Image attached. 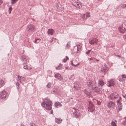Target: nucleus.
<instances>
[{
    "instance_id": "5",
    "label": "nucleus",
    "mask_w": 126,
    "mask_h": 126,
    "mask_svg": "<svg viewBox=\"0 0 126 126\" xmlns=\"http://www.w3.org/2000/svg\"><path fill=\"white\" fill-rule=\"evenodd\" d=\"M95 107L94 105L91 102H89L88 106V110L91 112H93L94 110Z\"/></svg>"
},
{
    "instance_id": "14",
    "label": "nucleus",
    "mask_w": 126,
    "mask_h": 126,
    "mask_svg": "<svg viewBox=\"0 0 126 126\" xmlns=\"http://www.w3.org/2000/svg\"><path fill=\"white\" fill-rule=\"evenodd\" d=\"M115 104L114 102L110 101L109 102L107 106L109 108L113 107L115 106Z\"/></svg>"
},
{
    "instance_id": "48",
    "label": "nucleus",
    "mask_w": 126,
    "mask_h": 126,
    "mask_svg": "<svg viewBox=\"0 0 126 126\" xmlns=\"http://www.w3.org/2000/svg\"><path fill=\"white\" fill-rule=\"evenodd\" d=\"M74 87L76 89V90H79V88H76V87H75L74 86Z\"/></svg>"
},
{
    "instance_id": "4",
    "label": "nucleus",
    "mask_w": 126,
    "mask_h": 126,
    "mask_svg": "<svg viewBox=\"0 0 126 126\" xmlns=\"http://www.w3.org/2000/svg\"><path fill=\"white\" fill-rule=\"evenodd\" d=\"M72 4L73 5L79 8H81L82 6L81 3L77 1V0H72Z\"/></svg>"
},
{
    "instance_id": "28",
    "label": "nucleus",
    "mask_w": 126,
    "mask_h": 126,
    "mask_svg": "<svg viewBox=\"0 0 126 126\" xmlns=\"http://www.w3.org/2000/svg\"><path fill=\"white\" fill-rule=\"evenodd\" d=\"M63 65L61 64L59 65L57 67H56V69L57 70H59L61 69Z\"/></svg>"
},
{
    "instance_id": "26",
    "label": "nucleus",
    "mask_w": 126,
    "mask_h": 126,
    "mask_svg": "<svg viewBox=\"0 0 126 126\" xmlns=\"http://www.w3.org/2000/svg\"><path fill=\"white\" fill-rule=\"evenodd\" d=\"M76 62H73V61H71V65L74 66L76 67L77 66L79 65V63H76Z\"/></svg>"
},
{
    "instance_id": "6",
    "label": "nucleus",
    "mask_w": 126,
    "mask_h": 126,
    "mask_svg": "<svg viewBox=\"0 0 126 126\" xmlns=\"http://www.w3.org/2000/svg\"><path fill=\"white\" fill-rule=\"evenodd\" d=\"M118 97V94L116 93L111 94L108 97V98L112 100H113L116 99Z\"/></svg>"
},
{
    "instance_id": "50",
    "label": "nucleus",
    "mask_w": 126,
    "mask_h": 126,
    "mask_svg": "<svg viewBox=\"0 0 126 126\" xmlns=\"http://www.w3.org/2000/svg\"><path fill=\"white\" fill-rule=\"evenodd\" d=\"M124 98H125V99H126V94H125V95L124 96Z\"/></svg>"
},
{
    "instance_id": "47",
    "label": "nucleus",
    "mask_w": 126,
    "mask_h": 126,
    "mask_svg": "<svg viewBox=\"0 0 126 126\" xmlns=\"http://www.w3.org/2000/svg\"><path fill=\"white\" fill-rule=\"evenodd\" d=\"M3 2V1L2 0H0V5Z\"/></svg>"
},
{
    "instance_id": "55",
    "label": "nucleus",
    "mask_w": 126,
    "mask_h": 126,
    "mask_svg": "<svg viewBox=\"0 0 126 126\" xmlns=\"http://www.w3.org/2000/svg\"><path fill=\"white\" fill-rule=\"evenodd\" d=\"M95 100L97 102V103H98V101H97V100H96L95 99L94 100Z\"/></svg>"
},
{
    "instance_id": "31",
    "label": "nucleus",
    "mask_w": 126,
    "mask_h": 126,
    "mask_svg": "<svg viewBox=\"0 0 126 126\" xmlns=\"http://www.w3.org/2000/svg\"><path fill=\"white\" fill-rule=\"evenodd\" d=\"M121 7L123 8H124L126 7V4H121L120 5Z\"/></svg>"
},
{
    "instance_id": "2",
    "label": "nucleus",
    "mask_w": 126,
    "mask_h": 126,
    "mask_svg": "<svg viewBox=\"0 0 126 126\" xmlns=\"http://www.w3.org/2000/svg\"><path fill=\"white\" fill-rule=\"evenodd\" d=\"M35 27L32 24H30L27 26V30L29 32H33L35 31Z\"/></svg>"
},
{
    "instance_id": "49",
    "label": "nucleus",
    "mask_w": 126,
    "mask_h": 126,
    "mask_svg": "<svg viewBox=\"0 0 126 126\" xmlns=\"http://www.w3.org/2000/svg\"><path fill=\"white\" fill-rule=\"evenodd\" d=\"M53 113V110H51L50 111V114H52Z\"/></svg>"
},
{
    "instance_id": "56",
    "label": "nucleus",
    "mask_w": 126,
    "mask_h": 126,
    "mask_svg": "<svg viewBox=\"0 0 126 126\" xmlns=\"http://www.w3.org/2000/svg\"><path fill=\"white\" fill-rule=\"evenodd\" d=\"M37 39V40H40L39 39Z\"/></svg>"
},
{
    "instance_id": "3",
    "label": "nucleus",
    "mask_w": 126,
    "mask_h": 126,
    "mask_svg": "<svg viewBox=\"0 0 126 126\" xmlns=\"http://www.w3.org/2000/svg\"><path fill=\"white\" fill-rule=\"evenodd\" d=\"M96 82L94 79L92 80H89L87 81V85L89 89H91L93 87V86L95 85Z\"/></svg>"
},
{
    "instance_id": "41",
    "label": "nucleus",
    "mask_w": 126,
    "mask_h": 126,
    "mask_svg": "<svg viewBox=\"0 0 126 126\" xmlns=\"http://www.w3.org/2000/svg\"><path fill=\"white\" fill-rule=\"evenodd\" d=\"M51 86V83H48V84L47 85V88H50V87Z\"/></svg>"
},
{
    "instance_id": "18",
    "label": "nucleus",
    "mask_w": 126,
    "mask_h": 126,
    "mask_svg": "<svg viewBox=\"0 0 126 126\" xmlns=\"http://www.w3.org/2000/svg\"><path fill=\"white\" fill-rule=\"evenodd\" d=\"M47 32L48 34L53 35L54 33V31L53 29H49L48 30Z\"/></svg>"
},
{
    "instance_id": "52",
    "label": "nucleus",
    "mask_w": 126,
    "mask_h": 126,
    "mask_svg": "<svg viewBox=\"0 0 126 126\" xmlns=\"http://www.w3.org/2000/svg\"><path fill=\"white\" fill-rule=\"evenodd\" d=\"M125 37H126V35H124L123 36V38H124L125 39V38H125Z\"/></svg>"
},
{
    "instance_id": "12",
    "label": "nucleus",
    "mask_w": 126,
    "mask_h": 126,
    "mask_svg": "<svg viewBox=\"0 0 126 126\" xmlns=\"http://www.w3.org/2000/svg\"><path fill=\"white\" fill-rule=\"evenodd\" d=\"M108 70V69L107 66L105 65L102 67L101 71L102 72H105L107 71Z\"/></svg>"
},
{
    "instance_id": "58",
    "label": "nucleus",
    "mask_w": 126,
    "mask_h": 126,
    "mask_svg": "<svg viewBox=\"0 0 126 126\" xmlns=\"http://www.w3.org/2000/svg\"><path fill=\"white\" fill-rule=\"evenodd\" d=\"M32 69V68H30L29 69V70H31Z\"/></svg>"
},
{
    "instance_id": "38",
    "label": "nucleus",
    "mask_w": 126,
    "mask_h": 126,
    "mask_svg": "<svg viewBox=\"0 0 126 126\" xmlns=\"http://www.w3.org/2000/svg\"><path fill=\"white\" fill-rule=\"evenodd\" d=\"M89 59L90 60H91L92 61L95 62L94 59H95V58H94L91 57V58H90Z\"/></svg>"
},
{
    "instance_id": "27",
    "label": "nucleus",
    "mask_w": 126,
    "mask_h": 126,
    "mask_svg": "<svg viewBox=\"0 0 126 126\" xmlns=\"http://www.w3.org/2000/svg\"><path fill=\"white\" fill-rule=\"evenodd\" d=\"M117 121L116 120L112 121L111 122V125L112 126H117L116 125Z\"/></svg>"
},
{
    "instance_id": "1",
    "label": "nucleus",
    "mask_w": 126,
    "mask_h": 126,
    "mask_svg": "<svg viewBox=\"0 0 126 126\" xmlns=\"http://www.w3.org/2000/svg\"><path fill=\"white\" fill-rule=\"evenodd\" d=\"M52 103L51 101L48 99H46L41 103V105L46 110H51L52 109Z\"/></svg>"
},
{
    "instance_id": "43",
    "label": "nucleus",
    "mask_w": 126,
    "mask_h": 126,
    "mask_svg": "<svg viewBox=\"0 0 126 126\" xmlns=\"http://www.w3.org/2000/svg\"><path fill=\"white\" fill-rule=\"evenodd\" d=\"M91 50H88L86 52V54H88L90 53V51H91Z\"/></svg>"
},
{
    "instance_id": "39",
    "label": "nucleus",
    "mask_w": 126,
    "mask_h": 126,
    "mask_svg": "<svg viewBox=\"0 0 126 126\" xmlns=\"http://www.w3.org/2000/svg\"><path fill=\"white\" fill-rule=\"evenodd\" d=\"M82 17L84 19H86L87 18L85 14L83 15L82 16Z\"/></svg>"
},
{
    "instance_id": "45",
    "label": "nucleus",
    "mask_w": 126,
    "mask_h": 126,
    "mask_svg": "<svg viewBox=\"0 0 126 126\" xmlns=\"http://www.w3.org/2000/svg\"><path fill=\"white\" fill-rule=\"evenodd\" d=\"M122 100L121 99H119L117 101V103H120V102Z\"/></svg>"
},
{
    "instance_id": "10",
    "label": "nucleus",
    "mask_w": 126,
    "mask_h": 126,
    "mask_svg": "<svg viewBox=\"0 0 126 126\" xmlns=\"http://www.w3.org/2000/svg\"><path fill=\"white\" fill-rule=\"evenodd\" d=\"M118 29L120 32L121 33H124L126 31V29L123 27L122 25L120 26L118 28Z\"/></svg>"
},
{
    "instance_id": "19",
    "label": "nucleus",
    "mask_w": 126,
    "mask_h": 126,
    "mask_svg": "<svg viewBox=\"0 0 126 126\" xmlns=\"http://www.w3.org/2000/svg\"><path fill=\"white\" fill-rule=\"evenodd\" d=\"M107 86L110 87L114 86V81L113 80H111L108 81V83L107 84Z\"/></svg>"
},
{
    "instance_id": "40",
    "label": "nucleus",
    "mask_w": 126,
    "mask_h": 126,
    "mask_svg": "<svg viewBox=\"0 0 126 126\" xmlns=\"http://www.w3.org/2000/svg\"><path fill=\"white\" fill-rule=\"evenodd\" d=\"M119 80L120 81H122V82H124L125 81V80L122 78H120L119 79Z\"/></svg>"
},
{
    "instance_id": "53",
    "label": "nucleus",
    "mask_w": 126,
    "mask_h": 126,
    "mask_svg": "<svg viewBox=\"0 0 126 126\" xmlns=\"http://www.w3.org/2000/svg\"><path fill=\"white\" fill-rule=\"evenodd\" d=\"M94 60H95L96 61H99V60H97V59H96V58H95V59H94Z\"/></svg>"
},
{
    "instance_id": "25",
    "label": "nucleus",
    "mask_w": 126,
    "mask_h": 126,
    "mask_svg": "<svg viewBox=\"0 0 126 126\" xmlns=\"http://www.w3.org/2000/svg\"><path fill=\"white\" fill-rule=\"evenodd\" d=\"M54 105L55 107H57L59 106V107L62 106V105L60 102H57L55 103Z\"/></svg>"
},
{
    "instance_id": "46",
    "label": "nucleus",
    "mask_w": 126,
    "mask_h": 126,
    "mask_svg": "<svg viewBox=\"0 0 126 126\" xmlns=\"http://www.w3.org/2000/svg\"><path fill=\"white\" fill-rule=\"evenodd\" d=\"M37 39H35V41L34 42L35 43H37L38 42H37Z\"/></svg>"
},
{
    "instance_id": "36",
    "label": "nucleus",
    "mask_w": 126,
    "mask_h": 126,
    "mask_svg": "<svg viewBox=\"0 0 126 126\" xmlns=\"http://www.w3.org/2000/svg\"><path fill=\"white\" fill-rule=\"evenodd\" d=\"M12 10V7L11 6L10 7L8 10L9 14H10L11 13V11Z\"/></svg>"
},
{
    "instance_id": "42",
    "label": "nucleus",
    "mask_w": 126,
    "mask_h": 126,
    "mask_svg": "<svg viewBox=\"0 0 126 126\" xmlns=\"http://www.w3.org/2000/svg\"><path fill=\"white\" fill-rule=\"evenodd\" d=\"M85 14L87 17H90V13H87Z\"/></svg>"
},
{
    "instance_id": "11",
    "label": "nucleus",
    "mask_w": 126,
    "mask_h": 126,
    "mask_svg": "<svg viewBox=\"0 0 126 126\" xmlns=\"http://www.w3.org/2000/svg\"><path fill=\"white\" fill-rule=\"evenodd\" d=\"M81 46L79 45H78L76 46H75L74 49L75 50L76 49L77 51H76V52L78 53L79 52H80L81 50Z\"/></svg>"
},
{
    "instance_id": "35",
    "label": "nucleus",
    "mask_w": 126,
    "mask_h": 126,
    "mask_svg": "<svg viewBox=\"0 0 126 126\" xmlns=\"http://www.w3.org/2000/svg\"><path fill=\"white\" fill-rule=\"evenodd\" d=\"M30 126H36V124L32 122H31L30 123Z\"/></svg>"
},
{
    "instance_id": "16",
    "label": "nucleus",
    "mask_w": 126,
    "mask_h": 126,
    "mask_svg": "<svg viewBox=\"0 0 126 126\" xmlns=\"http://www.w3.org/2000/svg\"><path fill=\"white\" fill-rule=\"evenodd\" d=\"M55 77L60 80H61L63 79V77L61 74L58 73H57L55 74Z\"/></svg>"
},
{
    "instance_id": "51",
    "label": "nucleus",
    "mask_w": 126,
    "mask_h": 126,
    "mask_svg": "<svg viewBox=\"0 0 126 126\" xmlns=\"http://www.w3.org/2000/svg\"><path fill=\"white\" fill-rule=\"evenodd\" d=\"M124 119H125V120H126V116L124 118Z\"/></svg>"
},
{
    "instance_id": "32",
    "label": "nucleus",
    "mask_w": 126,
    "mask_h": 126,
    "mask_svg": "<svg viewBox=\"0 0 126 126\" xmlns=\"http://www.w3.org/2000/svg\"><path fill=\"white\" fill-rule=\"evenodd\" d=\"M20 83V82H19V81H17V83H16V85L17 87V89H19V83Z\"/></svg>"
},
{
    "instance_id": "44",
    "label": "nucleus",
    "mask_w": 126,
    "mask_h": 126,
    "mask_svg": "<svg viewBox=\"0 0 126 126\" xmlns=\"http://www.w3.org/2000/svg\"><path fill=\"white\" fill-rule=\"evenodd\" d=\"M122 77L123 78H126V75L125 74H123L122 76Z\"/></svg>"
},
{
    "instance_id": "37",
    "label": "nucleus",
    "mask_w": 126,
    "mask_h": 126,
    "mask_svg": "<svg viewBox=\"0 0 126 126\" xmlns=\"http://www.w3.org/2000/svg\"><path fill=\"white\" fill-rule=\"evenodd\" d=\"M23 68L25 69H28V68L27 67V65L26 64H25L24 65V64L23 65Z\"/></svg>"
},
{
    "instance_id": "7",
    "label": "nucleus",
    "mask_w": 126,
    "mask_h": 126,
    "mask_svg": "<svg viewBox=\"0 0 126 126\" xmlns=\"http://www.w3.org/2000/svg\"><path fill=\"white\" fill-rule=\"evenodd\" d=\"M8 93L5 90L1 92L0 93V97L2 100L4 99L7 96Z\"/></svg>"
},
{
    "instance_id": "21",
    "label": "nucleus",
    "mask_w": 126,
    "mask_h": 126,
    "mask_svg": "<svg viewBox=\"0 0 126 126\" xmlns=\"http://www.w3.org/2000/svg\"><path fill=\"white\" fill-rule=\"evenodd\" d=\"M21 60L24 63H27V60L26 57L25 56H22L21 57Z\"/></svg>"
},
{
    "instance_id": "22",
    "label": "nucleus",
    "mask_w": 126,
    "mask_h": 126,
    "mask_svg": "<svg viewBox=\"0 0 126 126\" xmlns=\"http://www.w3.org/2000/svg\"><path fill=\"white\" fill-rule=\"evenodd\" d=\"M62 120L61 118H55V122L57 124H60L61 123Z\"/></svg>"
},
{
    "instance_id": "57",
    "label": "nucleus",
    "mask_w": 126,
    "mask_h": 126,
    "mask_svg": "<svg viewBox=\"0 0 126 126\" xmlns=\"http://www.w3.org/2000/svg\"><path fill=\"white\" fill-rule=\"evenodd\" d=\"M119 98H120L119 99H121L122 100V98H121V97H119Z\"/></svg>"
},
{
    "instance_id": "29",
    "label": "nucleus",
    "mask_w": 126,
    "mask_h": 126,
    "mask_svg": "<svg viewBox=\"0 0 126 126\" xmlns=\"http://www.w3.org/2000/svg\"><path fill=\"white\" fill-rule=\"evenodd\" d=\"M66 59L65 58V59H64L63 60V62H65L67 60H68L69 58L67 56H66Z\"/></svg>"
},
{
    "instance_id": "23",
    "label": "nucleus",
    "mask_w": 126,
    "mask_h": 126,
    "mask_svg": "<svg viewBox=\"0 0 126 126\" xmlns=\"http://www.w3.org/2000/svg\"><path fill=\"white\" fill-rule=\"evenodd\" d=\"M83 92L84 94H86L87 95L90 97L91 94L90 92L87 91L86 89H85L83 90Z\"/></svg>"
},
{
    "instance_id": "13",
    "label": "nucleus",
    "mask_w": 126,
    "mask_h": 126,
    "mask_svg": "<svg viewBox=\"0 0 126 126\" xmlns=\"http://www.w3.org/2000/svg\"><path fill=\"white\" fill-rule=\"evenodd\" d=\"M94 92H98L100 90V89L97 86L92 87V89Z\"/></svg>"
},
{
    "instance_id": "8",
    "label": "nucleus",
    "mask_w": 126,
    "mask_h": 126,
    "mask_svg": "<svg viewBox=\"0 0 126 126\" xmlns=\"http://www.w3.org/2000/svg\"><path fill=\"white\" fill-rule=\"evenodd\" d=\"M72 111L73 116L76 118H77L79 115V110L73 108Z\"/></svg>"
},
{
    "instance_id": "24",
    "label": "nucleus",
    "mask_w": 126,
    "mask_h": 126,
    "mask_svg": "<svg viewBox=\"0 0 126 126\" xmlns=\"http://www.w3.org/2000/svg\"><path fill=\"white\" fill-rule=\"evenodd\" d=\"M5 82L4 81L1 79H0V88L3 86L5 84Z\"/></svg>"
},
{
    "instance_id": "54",
    "label": "nucleus",
    "mask_w": 126,
    "mask_h": 126,
    "mask_svg": "<svg viewBox=\"0 0 126 126\" xmlns=\"http://www.w3.org/2000/svg\"><path fill=\"white\" fill-rule=\"evenodd\" d=\"M20 126H24L23 125H21Z\"/></svg>"
},
{
    "instance_id": "33",
    "label": "nucleus",
    "mask_w": 126,
    "mask_h": 126,
    "mask_svg": "<svg viewBox=\"0 0 126 126\" xmlns=\"http://www.w3.org/2000/svg\"><path fill=\"white\" fill-rule=\"evenodd\" d=\"M121 124L124 126H126V120H124L122 122Z\"/></svg>"
},
{
    "instance_id": "30",
    "label": "nucleus",
    "mask_w": 126,
    "mask_h": 126,
    "mask_svg": "<svg viewBox=\"0 0 126 126\" xmlns=\"http://www.w3.org/2000/svg\"><path fill=\"white\" fill-rule=\"evenodd\" d=\"M18 0H11V3L12 4L15 3Z\"/></svg>"
},
{
    "instance_id": "9",
    "label": "nucleus",
    "mask_w": 126,
    "mask_h": 126,
    "mask_svg": "<svg viewBox=\"0 0 126 126\" xmlns=\"http://www.w3.org/2000/svg\"><path fill=\"white\" fill-rule=\"evenodd\" d=\"M89 43L91 45L93 44L94 43H96L98 41V39L95 38L89 39Z\"/></svg>"
},
{
    "instance_id": "34",
    "label": "nucleus",
    "mask_w": 126,
    "mask_h": 126,
    "mask_svg": "<svg viewBox=\"0 0 126 126\" xmlns=\"http://www.w3.org/2000/svg\"><path fill=\"white\" fill-rule=\"evenodd\" d=\"M70 43L69 42H68L67 43V44L66 45V47L67 48H69L70 47Z\"/></svg>"
},
{
    "instance_id": "15",
    "label": "nucleus",
    "mask_w": 126,
    "mask_h": 126,
    "mask_svg": "<svg viewBox=\"0 0 126 126\" xmlns=\"http://www.w3.org/2000/svg\"><path fill=\"white\" fill-rule=\"evenodd\" d=\"M117 110H118V111L121 110L122 109V104L121 103H117Z\"/></svg>"
},
{
    "instance_id": "17",
    "label": "nucleus",
    "mask_w": 126,
    "mask_h": 126,
    "mask_svg": "<svg viewBox=\"0 0 126 126\" xmlns=\"http://www.w3.org/2000/svg\"><path fill=\"white\" fill-rule=\"evenodd\" d=\"M24 79V77L21 76H18L16 78V79L17 81H19L20 83H21L22 81H23Z\"/></svg>"
},
{
    "instance_id": "20",
    "label": "nucleus",
    "mask_w": 126,
    "mask_h": 126,
    "mask_svg": "<svg viewBox=\"0 0 126 126\" xmlns=\"http://www.w3.org/2000/svg\"><path fill=\"white\" fill-rule=\"evenodd\" d=\"M104 84L103 81L101 79L99 80L98 81V86H103Z\"/></svg>"
}]
</instances>
